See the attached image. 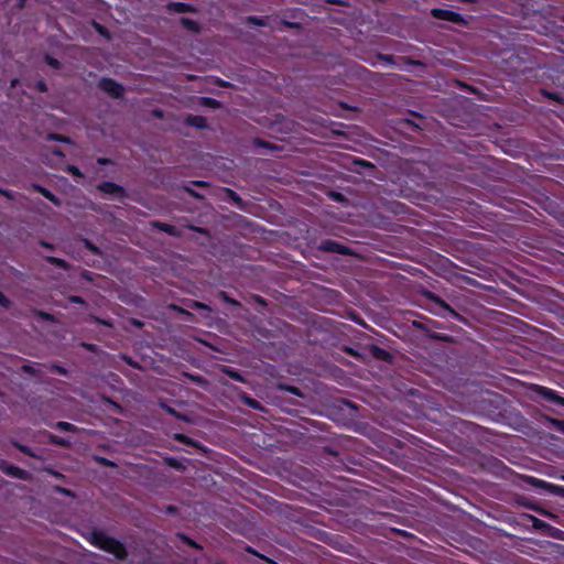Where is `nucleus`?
Wrapping results in <instances>:
<instances>
[{"instance_id":"f257e3e1","label":"nucleus","mask_w":564,"mask_h":564,"mask_svg":"<svg viewBox=\"0 0 564 564\" xmlns=\"http://www.w3.org/2000/svg\"><path fill=\"white\" fill-rule=\"evenodd\" d=\"M426 299L431 302L429 311L437 316L446 317L447 314L455 321L463 322L465 318L451 305H448L442 297L433 292H426Z\"/></svg>"},{"instance_id":"f03ea898","label":"nucleus","mask_w":564,"mask_h":564,"mask_svg":"<svg viewBox=\"0 0 564 564\" xmlns=\"http://www.w3.org/2000/svg\"><path fill=\"white\" fill-rule=\"evenodd\" d=\"M413 326L416 329L424 332L431 339L440 340L444 343H451L452 336L443 333L435 332L436 328L441 327V324L437 321L426 318L424 321H413Z\"/></svg>"},{"instance_id":"7ed1b4c3","label":"nucleus","mask_w":564,"mask_h":564,"mask_svg":"<svg viewBox=\"0 0 564 564\" xmlns=\"http://www.w3.org/2000/svg\"><path fill=\"white\" fill-rule=\"evenodd\" d=\"M98 88L113 99H121L124 96L123 85L110 77L100 78Z\"/></svg>"},{"instance_id":"20e7f679","label":"nucleus","mask_w":564,"mask_h":564,"mask_svg":"<svg viewBox=\"0 0 564 564\" xmlns=\"http://www.w3.org/2000/svg\"><path fill=\"white\" fill-rule=\"evenodd\" d=\"M102 551L115 555L120 561H124L128 557L126 545L112 536L107 541Z\"/></svg>"},{"instance_id":"39448f33","label":"nucleus","mask_w":564,"mask_h":564,"mask_svg":"<svg viewBox=\"0 0 564 564\" xmlns=\"http://www.w3.org/2000/svg\"><path fill=\"white\" fill-rule=\"evenodd\" d=\"M102 551L115 555L120 561H124L128 557L126 545L112 536L107 541Z\"/></svg>"},{"instance_id":"423d86ee","label":"nucleus","mask_w":564,"mask_h":564,"mask_svg":"<svg viewBox=\"0 0 564 564\" xmlns=\"http://www.w3.org/2000/svg\"><path fill=\"white\" fill-rule=\"evenodd\" d=\"M0 470L3 474H6L7 476H10V477H13V478H17V479H21V480H29L30 479L29 471H26L25 469H23V468H21L19 466L10 464L7 460H1L0 462Z\"/></svg>"},{"instance_id":"0eeeda50","label":"nucleus","mask_w":564,"mask_h":564,"mask_svg":"<svg viewBox=\"0 0 564 564\" xmlns=\"http://www.w3.org/2000/svg\"><path fill=\"white\" fill-rule=\"evenodd\" d=\"M318 248L324 252H334L343 256L351 254V250L349 247L333 239L323 240Z\"/></svg>"},{"instance_id":"6e6552de","label":"nucleus","mask_w":564,"mask_h":564,"mask_svg":"<svg viewBox=\"0 0 564 564\" xmlns=\"http://www.w3.org/2000/svg\"><path fill=\"white\" fill-rule=\"evenodd\" d=\"M431 15L437 20L448 21L453 23L464 22V18L460 13L448 9L433 8L431 10Z\"/></svg>"},{"instance_id":"1a4fd4ad","label":"nucleus","mask_w":564,"mask_h":564,"mask_svg":"<svg viewBox=\"0 0 564 564\" xmlns=\"http://www.w3.org/2000/svg\"><path fill=\"white\" fill-rule=\"evenodd\" d=\"M97 189L104 194L108 195H119L124 196L126 189L123 186L111 182V181H104L97 185Z\"/></svg>"},{"instance_id":"9d476101","label":"nucleus","mask_w":564,"mask_h":564,"mask_svg":"<svg viewBox=\"0 0 564 564\" xmlns=\"http://www.w3.org/2000/svg\"><path fill=\"white\" fill-rule=\"evenodd\" d=\"M151 225L153 228H155L160 231H163L172 237H181L182 236V230L174 225L162 223L159 220L152 221Z\"/></svg>"},{"instance_id":"9b49d317","label":"nucleus","mask_w":564,"mask_h":564,"mask_svg":"<svg viewBox=\"0 0 564 564\" xmlns=\"http://www.w3.org/2000/svg\"><path fill=\"white\" fill-rule=\"evenodd\" d=\"M159 406L164 410L167 414L172 415L176 420L183 421V422H189V416L185 413H181L176 411L173 406L169 404V402L164 399L159 400Z\"/></svg>"},{"instance_id":"f8f14e48","label":"nucleus","mask_w":564,"mask_h":564,"mask_svg":"<svg viewBox=\"0 0 564 564\" xmlns=\"http://www.w3.org/2000/svg\"><path fill=\"white\" fill-rule=\"evenodd\" d=\"M535 391L547 401H551V402H554V403L561 404V405L564 404V398L557 395L553 390H551L549 388L536 386Z\"/></svg>"},{"instance_id":"ddd939ff","label":"nucleus","mask_w":564,"mask_h":564,"mask_svg":"<svg viewBox=\"0 0 564 564\" xmlns=\"http://www.w3.org/2000/svg\"><path fill=\"white\" fill-rule=\"evenodd\" d=\"M109 539H110V536L108 534H106L105 532L99 531V530H94L90 534L89 542L97 549L102 550Z\"/></svg>"},{"instance_id":"4468645a","label":"nucleus","mask_w":564,"mask_h":564,"mask_svg":"<svg viewBox=\"0 0 564 564\" xmlns=\"http://www.w3.org/2000/svg\"><path fill=\"white\" fill-rule=\"evenodd\" d=\"M238 399L241 403H243L245 405H247L253 410L264 411V406L261 404V402L253 399L245 391H240L238 393Z\"/></svg>"},{"instance_id":"2eb2a0df","label":"nucleus","mask_w":564,"mask_h":564,"mask_svg":"<svg viewBox=\"0 0 564 564\" xmlns=\"http://www.w3.org/2000/svg\"><path fill=\"white\" fill-rule=\"evenodd\" d=\"M369 351H370V355L378 360L391 361V359H392V355L387 349H384L378 345H375V344L370 345Z\"/></svg>"},{"instance_id":"dca6fc26","label":"nucleus","mask_w":564,"mask_h":564,"mask_svg":"<svg viewBox=\"0 0 564 564\" xmlns=\"http://www.w3.org/2000/svg\"><path fill=\"white\" fill-rule=\"evenodd\" d=\"M167 11L175 13H185V12H194L195 9L192 4L185 2H170L166 6Z\"/></svg>"},{"instance_id":"f3484780","label":"nucleus","mask_w":564,"mask_h":564,"mask_svg":"<svg viewBox=\"0 0 564 564\" xmlns=\"http://www.w3.org/2000/svg\"><path fill=\"white\" fill-rule=\"evenodd\" d=\"M221 372L224 375L228 376L229 378H231L235 381H239V382H245L246 381L243 375L239 370H237V369H235L232 367L223 366L221 367Z\"/></svg>"},{"instance_id":"a211bd4d","label":"nucleus","mask_w":564,"mask_h":564,"mask_svg":"<svg viewBox=\"0 0 564 564\" xmlns=\"http://www.w3.org/2000/svg\"><path fill=\"white\" fill-rule=\"evenodd\" d=\"M35 191L41 194L44 198L48 199L50 202H52L53 204L55 205H59V198L53 193L51 192L50 189H47L46 187H43L41 185H35L34 186Z\"/></svg>"},{"instance_id":"6ab92c4d","label":"nucleus","mask_w":564,"mask_h":564,"mask_svg":"<svg viewBox=\"0 0 564 564\" xmlns=\"http://www.w3.org/2000/svg\"><path fill=\"white\" fill-rule=\"evenodd\" d=\"M186 123L198 129H205L207 127V120L203 116L191 115L187 117Z\"/></svg>"},{"instance_id":"aec40b11","label":"nucleus","mask_w":564,"mask_h":564,"mask_svg":"<svg viewBox=\"0 0 564 564\" xmlns=\"http://www.w3.org/2000/svg\"><path fill=\"white\" fill-rule=\"evenodd\" d=\"M47 438H48L50 444H52V445H56V446H61V447H68L70 445L69 440L58 436V435H55V434H52V433H50L47 435Z\"/></svg>"},{"instance_id":"412c9836","label":"nucleus","mask_w":564,"mask_h":564,"mask_svg":"<svg viewBox=\"0 0 564 564\" xmlns=\"http://www.w3.org/2000/svg\"><path fill=\"white\" fill-rule=\"evenodd\" d=\"M45 261L54 267H57L59 269H63V270H68L69 269V264L67 261H65L64 259H61V258H57V257H53V256H47L45 257Z\"/></svg>"},{"instance_id":"4be33fe9","label":"nucleus","mask_w":564,"mask_h":564,"mask_svg":"<svg viewBox=\"0 0 564 564\" xmlns=\"http://www.w3.org/2000/svg\"><path fill=\"white\" fill-rule=\"evenodd\" d=\"M252 143L256 148H263V149H267L270 151L280 150L279 145H276L272 142L265 141L263 139H260V138H254Z\"/></svg>"},{"instance_id":"5701e85b","label":"nucleus","mask_w":564,"mask_h":564,"mask_svg":"<svg viewBox=\"0 0 564 564\" xmlns=\"http://www.w3.org/2000/svg\"><path fill=\"white\" fill-rule=\"evenodd\" d=\"M53 429L63 431V432H76L78 429L76 425L65 422V421H58L53 425Z\"/></svg>"},{"instance_id":"b1692460","label":"nucleus","mask_w":564,"mask_h":564,"mask_svg":"<svg viewBox=\"0 0 564 564\" xmlns=\"http://www.w3.org/2000/svg\"><path fill=\"white\" fill-rule=\"evenodd\" d=\"M181 24L188 31H192V32H198L199 31V25L196 21L189 19V18H182L181 19Z\"/></svg>"},{"instance_id":"393cba45","label":"nucleus","mask_w":564,"mask_h":564,"mask_svg":"<svg viewBox=\"0 0 564 564\" xmlns=\"http://www.w3.org/2000/svg\"><path fill=\"white\" fill-rule=\"evenodd\" d=\"M199 104L212 109H218L221 106L219 100L210 97H202Z\"/></svg>"},{"instance_id":"a878e982","label":"nucleus","mask_w":564,"mask_h":564,"mask_svg":"<svg viewBox=\"0 0 564 564\" xmlns=\"http://www.w3.org/2000/svg\"><path fill=\"white\" fill-rule=\"evenodd\" d=\"M249 24H253L257 26H267V18L265 17H257V15H250L247 19Z\"/></svg>"},{"instance_id":"bb28decb","label":"nucleus","mask_w":564,"mask_h":564,"mask_svg":"<svg viewBox=\"0 0 564 564\" xmlns=\"http://www.w3.org/2000/svg\"><path fill=\"white\" fill-rule=\"evenodd\" d=\"M47 140L57 141V142H62V143H70L72 142L69 137L59 134V133H50L47 135Z\"/></svg>"},{"instance_id":"cd10ccee","label":"nucleus","mask_w":564,"mask_h":564,"mask_svg":"<svg viewBox=\"0 0 564 564\" xmlns=\"http://www.w3.org/2000/svg\"><path fill=\"white\" fill-rule=\"evenodd\" d=\"M189 307L192 310H196V311H206L208 313L212 312V308L209 305L205 304V303H202V302H198V301H192Z\"/></svg>"},{"instance_id":"c85d7f7f","label":"nucleus","mask_w":564,"mask_h":564,"mask_svg":"<svg viewBox=\"0 0 564 564\" xmlns=\"http://www.w3.org/2000/svg\"><path fill=\"white\" fill-rule=\"evenodd\" d=\"M44 61L52 68L58 69L61 67V62L57 58H55V57H53V56H51L48 54H46L44 56Z\"/></svg>"},{"instance_id":"c756f323","label":"nucleus","mask_w":564,"mask_h":564,"mask_svg":"<svg viewBox=\"0 0 564 564\" xmlns=\"http://www.w3.org/2000/svg\"><path fill=\"white\" fill-rule=\"evenodd\" d=\"M219 297L225 302V303H228V304H231L234 306H240V302H238L237 300H234L231 299L227 292L225 291H220L219 292Z\"/></svg>"},{"instance_id":"7c9ffc66","label":"nucleus","mask_w":564,"mask_h":564,"mask_svg":"<svg viewBox=\"0 0 564 564\" xmlns=\"http://www.w3.org/2000/svg\"><path fill=\"white\" fill-rule=\"evenodd\" d=\"M67 172L70 173L74 177H79V178L84 177V174L82 173L79 167H77L76 165H68Z\"/></svg>"},{"instance_id":"2f4dec72","label":"nucleus","mask_w":564,"mask_h":564,"mask_svg":"<svg viewBox=\"0 0 564 564\" xmlns=\"http://www.w3.org/2000/svg\"><path fill=\"white\" fill-rule=\"evenodd\" d=\"M180 538L189 546L194 547V549H202L200 545L195 542L193 539L186 536L185 534H180Z\"/></svg>"},{"instance_id":"473e14b6","label":"nucleus","mask_w":564,"mask_h":564,"mask_svg":"<svg viewBox=\"0 0 564 564\" xmlns=\"http://www.w3.org/2000/svg\"><path fill=\"white\" fill-rule=\"evenodd\" d=\"M34 88L39 93H46L48 90L47 84L43 79L37 80L34 85Z\"/></svg>"},{"instance_id":"72a5a7b5","label":"nucleus","mask_w":564,"mask_h":564,"mask_svg":"<svg viewBox=\"0 0 564 564\" xmlns=\"http://www.w3.org/2000/svg\"><path fill=\"white\" fill-rule=\"evenodd\" d=\"M542 94H543L546 98H549L550 100H554V101H558V102L562 100V98L560 97V95H558V94H556V93L547 91V90H542Z\"/></svg>"},{"instance_id":"f704fd0d","label":"nucleus","mask_w":564,"mask_h":564,"mask_svg":"<svg viewBox=\"0 0 564 564\" xmlns=\"http://www.w3.org/2000/svg\"><path fill=\"white\" fill-rule=\"evenodd\" d=\"M529 482L534 485V486H536V487H551V485H549L544 480H541V479H538V478H534V477H529Z\"/></svg>"},{"instance_id":"c9c22d12","label":"nucleus","mask_w":564,"mask_h":564,"mask_svg":"<svg viewBox=\"0 0 564 564\" xmlns=\"http://www.w3.org/2000/svg\"><path fill=\"white\" fill-rule=\"evenodd\" d=\"M85 247L94 254H100L99 248L89 240H85Z\"/></svg>"},{"instance_id":"e433bc0d","label":"nucleus","mask_w":564,"mask_h":564,"mask_svg":"<svg viewBox=\"0 0 564 564\" xmlns=\"http://www.w3.org/2000/svg\"><path fill=\"white\" fill-rule=\"evenodd\" d=\"M10 304V300L0 291V306L8 308Z\"/></svg>"},{"instance_id":"4c0bfd02","label":"nucleus","mask_w":564,"mask_h":564,"mask_svg":"<svg viewBox=\"0 0 564 564\" xmlns=\"http://www.w3.org/2000/svg\"><path fill=\"white\" fill-rule=\"evenodd\" d=\"M285 390L289 391L290 393L294 394V395L302 397L301 390L297 387L286 386Z\"/></svg>"},{"instance_id":"58836bf2","label":"nucleus","mask_w":564,"mask_h":564,"mask_svg":"<svg viewBox=\"0 0 564 564\" xmlns=\"http://www.w3.org/2000/svg\"><path fill=\"white\" fill-rule=\"evenodd\" d=\"M184 189L188 193L189 196H192L194 198H203L202 195H199L196 191H194L191 187L185 186Z\"/></svg>"},{"instance_id":"ea45409f","label":"nucleus","mask_w":564,"mask_h":564,"mask_svg":"<svg viewBox=\"0 0 564 564\" xmlns=\"http://www.w3.org/2000/svg\"><path fill=\"white\" fill-rule=\"evenodd\" d=\"M69 302L70 303H76V304H84L85 303L84 299L82 296H78V295H72L69 297Z\"/></svg>"},{"instance_id":"a19ab883","label":"nucleus","mask_w":564,"mask_h":564,"mask_svg":"<svg viewBox=\"0 0 564 564\" xmlns=\"http://www.w3.org/2000/svg\"><path fill=\"white\" fill-rule=\"evenodd\" d=\"M97 163L99 165H109V164H112L113 162L111 159H108V158H98Z\"/></svg>"},{"instance_id":"79ce46f5","label":"nucleus","mask_w":564,"mask_h":564,"mask_svg":"<svg viewBox=\"0 0 564 564\" xmlns=\"http://www.w3.org/2000/svg\"><path fill=\"white\" fill-rule=\"evenodd\" d=\"M167 464H169V466L174 467V468H180L182 466V464L175 458H169Z\"/></svg>"},{"instance_id":"37998d69","label":"nucleus","mask_w":564,"mask_h":564,"mask_svg":"<svg viewBox=\"0 0 564 564\" xmlns=\"http://www.w3.org/2000/svg\"><path fill=\"white\" fill-rule=\"evenodd\" d=\"M122 359H123L128 365H130V366H131V367H133V368H138V367H139L138 362L133 361V360H132V358H131V357H129V356H126V355H124V356L122 357Z\"/></svg>"},{"instance_id":"c03bdc74","label":"nucleus","mask_w":564,"mask_h":564,"mask_svg":"<svg viewBox=\"0 0 564 564\" xmlns=\"http://www.w3.org/2000/svg\"><path fill=\"white\" fill-rule=\"evenodd\" d=\"M28 0H17L14 8L18 10H22L25 8Z\"/></svg>"},{"instance_id":"a18cd8bd","label":"nucleus","mask_w":564,"mask_h":564,"mask_svg":"<svg viewBox=\"0 0 564 564\" xmlns=\"http://www.w3.org/2000/svg\"><path fill=\"white\" fill-rule=\"evenodd\" d=\"M130 323H131L133 326L138 327V328H140V327H142V326H143V322H142V321H140V319H137V318H132V319L130 321Z\"/></svg>"},{"instance_id":"49530a36","label":"nucleus","mask_w":564,"mask_h":564,"mask_svg":"<svg viewBox=\"0 0 564 564\" xmlns=\"http://www.w3.org/2000/svg\"><path fill=\"white\" fill-rule=\"evenodd\" d=\"M39 314H40V316H41L43 319H46V321H52V319H53V317H52V315H51L50 313L40 312Z\"/></svg>"},{"instance_id":"de8ad7c7","label":"nucleus","mask_w":564,"mask_h":564,"mask_svg":"<svg viewBox=\"0 0 564 564\" xmlns=\"http://www.w3.org/2000/svg\"><path fill=\"white\" fill-rule=\"evenodd\" d=\"M332 197H333L335 200H338V202L343 200V195H341L340 193H335V192H333V193H332Z\"/></svg>"},{"instance_id":"09e8293b","label":"nucleus","mask_w":564,"mask_h":564,"mask_svg":"<svg viewBox=\"0 0 564 564\" xmlns=\"http://www.w3.org/2000/svg\"><path fill=\"white\" fill-rule=\"evenodd\" d=\"M40 245H41L42 247H44V248H47V249H53V248H54L52 243H50V242H47V241H44V240H41V241H40Z\"/></svg>"},{"instance_id":"8fccbe9b","label":"nucleus","mask_w":564,"mask_h":564,"mask_svg":"<svg viewBox=\"0 0 564 564\" xmlns=\"http://www.w3.org/2000/svg\"><path fill=\"white\" fill-rule=\"evenodd\" d=\"M96 29L98 30V32L102 35H105L108 31L100 24H96Z\"/></svg>"},{"instance_id":"3c124183","label":"nucleus","mask_w":564,"mask_h":564,"mask_svg":"<svg viewBox=\"0 0 564 564\" xmlns=\"http://www.w3.org/2000/svg\"><path fill=\"white\" fill-rule=\"evenodd\" d=\"M176 440L183 442V443H188L187 441V436H185L184 434H177L176 435Z\"/></svg>"},{"instance_id":"603ef678","label":"nucleus","mask_w":564,"mask_h":564,"mask_svg":"<svg viewBox=\"0 0 564 564\" xmlns=\"http://www.w3.org/2000/svg\"><path fill=\"white\" fill-rule=\"evenodd\" d=\"M100 462L105 466H113V463L107 458H100Z\"/></svg>"},{"instance_id":"864d4df0","label":"nucleus","mask_w":564,"mask_h":564,"mask_svg":"<svg viewBox=\"0 0 564 564\" xmlns=\"http://www.w3.org/2000/svg\"><path fill=\"white\" fill-rule=\"evenodd\" d=\"M357 164H360V165H364V166H372V164L370 162H367L365 160H357L356 161Z\"/></svg>"},{"instance_id":"5fc2aeb1","label":"nucleus","mask_w":564,"mask_h":564,"mask_svg":"<svg viewBox=\"0 0 564 564\" xmlns=\"http://www.w3.org/2000/svg\"><path fill=\"white\" fill-rule=\"evenodd\" d=\"M193 184L196 185V186H199V187L207 186V183L204 182V181H194Z\"/></svg>"},{"instance_id":"6e6d98bb","label":"nucleus","mask_w":564,"mask_h":564,"mask_svg":"<svg viewBox=\"0 0 564 564\" xmlns=\"http://www.w3.org/2000/svg\"><path fill=\"white\" fill-rule=\"evenodd\" d=\"M0 195H3L6 197H8V198H12L11 193L9 191H6V189H1L0 188Z\"/></svg>"},{"instance_id":"4d7b16f0","label":"nucleus","mask_w":564,"mask_h":564,"mask_svg":"<svg viewBox=\"0 0 564 564\" xmlns=\"http://www.w3.org/2000/svg\"><path fill=\"white\" fill-rule=\"evenodd\" d=\"M380 58L386 62H392L393 56L392 55H380Z\"/></svg>"},{"instance_id":"13d9d810","label":"nucleus","mask_w":564,"mask_h":564,"mask_svg":"<svg viewBox=\"0 0 564 564\" xmlns=\"http://www.w3.org/2000/svg\"><path fill=\"white\" fill-rule=\"evenodd\" d=\"M153 115H154L155 117H158V118H163V112H162V110H160V109H155V110L153 111Z\"/></svg>"},{"instance_id":"bf43d9fd","label":"nucleus","mask_w":564,"mask_h":564,"mask_svg":"<svg viewBox=\"0 0 564 564\" xmlns=\"http://www.w3.org/2000/svg\"><path fill=\"white\" fill-rule=\"evenodd\" d=\"M53 153H54L55 155H57V156H64V153H63V151H62L61 149H54V150H53Z\"/></svg>"},{"instance_id":"052dcab7","label":"nucleus","mask_w":564,"mask_h":564,"mask_svg":"<svg viewBox=\"0 0 564 564\" xmlns=\"http://www.w3.org/2000/svg\"><path fill=\"white\" fill-rule=\"evenodd\" d=\"M174 310L178 311L180 313L182 314H186V315H191V313H188L187 311L181 308V307H177V306H173Z\"/></svg>"},{"instance_id":"680f3d73","label":"nucleus","mask_w":564,"mask_h":564,"mask_svg":"<svg viewBox=\"0 0 564 564\" xmlns=\"http://www.w3.org/2000/svg\"><path fill=\"white\" fill-rule=\"evenodd\" d=\"M556 425H558L560 430L564 432V422L562 421H555L554 422Z\"/></svg>"},{"instance_id":"e2e57ef3","label":"nucleus","mask_w":564,"mask_h":564,"mask_svg":"<svg viewBox=\"0 0 564 564\" xmlns=\"http://www.w3.org/2000/svg\"><path fill=\"white\" fill-rule=\"evenodd\" d=\"M23 370L26 372V373H33V368L30 367V366H24L23 367Z\"/></svg>"},{"instance_id":"0e129e2a","label":"nucleus","mask_w":564,"mask_h":564,"mask_svg":"<svg viewBox=\"0 0 564 564\" xmlns=\"http://www.w3.org/2000/svg\"><path fill=\"white\" fill-rule=\"evenodd\" d=\"M191 379L195 382H200L202 381V377L200 376H191Z\"/></svg>"},{"instance_id":"69168bd1","label":"nucleus","mask_w":564,"mask_h":564,"mask_svg":"<svg viewBox=\"0 0 564 564\" xmlns=\"http://www.w3.org/2000/svg\"><path fill=\"white\" fill-rule=\"evenodd\" d=\"M256 301L259 303V304H264L265 301L261 297V296H257L256 297Z\"/></svg>"},{"instance_id":"338daca9","label":"nucleus","mask_w":564,"mask_h":564,"mask_svg":"<svg viewBox=\"0 0 564 564\" xmlns=\"http://www.w3.org/2000/svg\"><path fill=\"white\" fill-rule=\"evenodd\" d=\"M247 551H248L249 553L257 554V553H256V551H254L253 549H251L250 546H248V547H247Z\"/></svg>"},{"instance_id":"774afa93","label":"nucleus","mask_w":564,"mask_h":564,"mask_svg":"<svg viewBox=\"0 0 564 564\" xmlns=\"http://www.w3.org/2000/svg\"><path fill=\"white\" fill-rule=\"evenodd\" d=\"M228 192H229V194H230V196H231V197H236V196H237V194L235 193V191H230V189H229Z\"/></svg>"}]
</instances>
